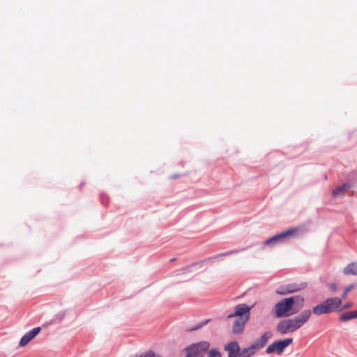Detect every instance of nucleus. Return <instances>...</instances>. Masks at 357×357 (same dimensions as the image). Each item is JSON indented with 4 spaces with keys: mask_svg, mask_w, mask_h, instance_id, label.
Returning <instances> with one entry per match:
<instances>
[{
    "mask_svg": "<svg viewBox=\"0 0 357 357\" xmlns=\"http://www.w3.org/2000/svg\"><path fill=\"white\" fill-rule=\"evenodd\" d=\"M301 288L296 287L295 285L290 284L287 286H282L276 290V293L280 295H286L300 291Z\"/></svg>",
    "mask_w": 357,
    "mask_h": 357,
    "instance_id": "f8f14e48",
    "label": "nucleus"
},
{
    "mask_svg": "<svg viewBox=\"0 0 357 357\" xmlns=\"http://www.w3.org/2000/svg\"><path fill=\"white\" fill-rule=\"evenodd\" d=\"M251 308L246 304H239L235 307L234 312L227 316L228 319L237 317L232 326V332L234 334L238 335L243 332L245 324L250 319Z\"/></svg>",
    "mask_w": 357,
    "mask_h": 357,
    "instance_id": "f257e3e1",
    "label": "nucleus"
},
{
    "mask_svg": "<svg viewBox=\"0 0 357 357\" xmlns=\"http://www.w3.org/2000/svg\"><path fill=\"white\" fill-rule=\"evenodd\" d=\"M328 287L333 292L336 291V290H337V286L335 284L331 283V284H328Z\"/></svg>",
    "mask_w": 357,
    "mask_h": 357,
    "instance_id": "aec40b11",
    "label": "nucleus"
},
{
    "mask_svg": "<svg viewBox=\"0 0 357 357\" xmlns=\"http://www.w3.org/2000/svg\"><path fill=\"white\" fill-rule=\"evenodd\" d=\"M224 349L228 354V357H239L241 347L238 342L231 341L224 346Z\"/></svg>",
    "mask_w": 357,
    "mask_h": 357,
    "instance_id": "1a4fd4ad",
    "label": "nucleus"
},
{
    "mask_svg": "<svg viewBox=\"0 0 357 357\" xmlns=\"http://www.w3.org/2000/svg\"><path fill=\"white\" fill-rule=\"evenodd\" d=\"M209 347L210 344L206 341L192 344L185 349L186 357H202Z\"/></svg>",
    "mask_w": 357,
    "mask_h": 357,
    "instance_id": "20e7f679",
    "label": "nucleus"
},
{
    "mask_svg": "<svg viewBox=\"0 0 357 357\" xmlns=\"http://www.w3.org/2000/svg\"><path fill=\"white\" fill-rule=\"evenodd\" d=\"M272 333L270 331H266L259 338L256 339L255 342L252 344V345L257 350H260L263 347L266 346L268 340L271 338Z\"/></svg>",
    "mask_w": 357,
    "mask_h": 357,
    "instance_id": "9d476101",
    "label": "nucleus"
},
{
    "mask_svg": "<svg viewBox=\"0 0 357 357\" xmlns=\"http://www.w3.org/2000/svg\"><path fill=\"white\" fill-rule=\"evenodd\" d=\"M333 312H341V298L338 297L328 298L312 309V312L316 315L330 314Z\"/></svg>",
    "mask_w": 357,
    "mask_h": 357,
    "instance_id": "f03ea898",
    "label": "nucleus"
},
{
    "mask_svg": "<svg viewBox=\"0 0 357 357\" xmlns=\"http://www.w3.org/2000/svg\"><path fill=\"white\" fill-rule=\"evenodd\" d=\"M350 188L349 185L347 184H343L340 186H338L335 189L333 190L332 195L333 197L339 196L342 194H343L346 190L349 189Z\"/></svg>",
    "mask_w": 357,
    "mask_h": 357,
    "instance_id": "f3484780",
    "label": "nucleus"
},
{
    "mask_svg": "<svg viewBox=\"0 0 357 357\" xmlns=\"http://www.w3.org/2000/svg\"><path fill=\"white\" fill-rule=\"evenodd\" d=\"M40 331V327H36L26 333L20 340V346L24 347L32 339H33Z\"/></svg>",
    "mask_w": 357,
    "mask_h": 357,
    "instance_id": "9b49d317",
    "label": "nucleus"
},
{
    "mask_svg": "<svg viewBox=\"0 0 357 357\" xmlns=\"http://www.w3.org/2000/svg\"><path fill=\"white\" fill-rule=\"evenodd\" d=\"M354 288V284H351L349 285L344 291L343 294H342V298L344 299L346 298L348 293L351 291Z\"/></svg>",
    "mask_w": 357,
    "mask_h": 357,
    "instance_id": "a211bd4d",
    "label": "nucleus"
},
{
    "mask_svg": "<svg viewBox=\"0 0 357 357\" xmlns=\"http://www.w3.org/2000/svg\"><path fill=\"white\" fill-rule=\"evenodd\" d=\"M344 275H357V262L348 264L342 270Z\"/></svg>",
    "mask_w": 357,
    "mask_h": 357,
    "instance_id": "ddd939ff",
    "label": "nucleus"
},
{
    "mask_svg": "<svg viewBox=\"0 0 357 357\" xmlns=\"http://www.w3.org/2000/svg\"><path fill=\"white\" fill-rule=\"evenodd\" d=\"M237 252H238V250H230L229 252H222V253L214 255L213 257H208V258L205 259V261H213V260H215V259H219L220 257H225V256H228V255H230L236 254Z\"/></svg>",
    "mask_w": 357,
    "mask_h": 357,
    "instance_id": "dca6fc26",
    "label": "nucleus"
},
{
    "mask_svg": "<svg viewBox=\"0 0 357 357\" xmlns=\"http://www.w3.org/2000/svg\"><path fill=\"white\" fill-rule=\"evenodd\" d=\"M295 297L285 298L278 302L274 306V312L278 318L291 316L298 310L293 309Z\"/></svg>",
    "mask_w": 357,
    "mask_h": 357,
    "instance_id": "7ed1b4c3",
    "label": "nucleus"
},
{
    "mask_svg": "<svg viewBox=\"0 0 357 357\" xmlns=\"http://www.w3.org/2000/svg\"><path fill=\"white\" fill-rule=\"evenodd\" d=\"M356 318H357V310L349 311V312L342 314L339 317V321H347L350 319H356Z\"/></svg>",
    "mask_w": 357,
    "mask_h": 357,
    "instance_id": "4468645a",
    "label": "nucleus"
},
{
    "mask_svg": "<svg viewBox=\"0 0 357 357\" xmlns=\"http://www.w3.org/2000/svg\"><path fill=\"white\" fill-rule=\"evenodd\" d=\"M312 316V311L310 310H303L298 315L291 318V319L294 322V326L298 330L301 328Z\"/></svg>",
    "mask_w": 357,
    "mask_h": 357,
    "instance_id": "6e6552de",
    "label": "nucleus"
},
{
    "mask_svg": "<svg viewBox=\"0 0 357 357\" xmlns=\"http://www.w3.org/2000/svg\"><path fill=\"white\" fill-rule=\"evenodd\" d=\"M257 352V350L251 344L250 347L241 349L239 357H251Z\"/></svg>",
    "mask_w": 357,
    "mask_h": 357,
    "instance_id": "2eb2a0df",
    "label": "nucleus"
},
{
    "mask_svg": "<svg viewBox=\"0 0 357 357\" xmlns=\"http://www.w3.org/2000/svg\"><path fill=\"white\" fill-rule=\"evenodd\" d=\"M276 330L282 335L297 331L291 319L280 321L277 325Z\"/></svg>",
    "mask_w": 357,
    "mask_h": 357,
    "instance_id": "0eeeda50",
    "label": "nucleus"
},
{
    "mask_svg": "<svg viewBox=\"0 0 357 357\" xmlns=\"http://www.w3.org/2000/svg\"><path fill=\"white\" fill-rule=\"evenodd\" d=\"M353 305H354V303L352 302H347V303H344V305H342V302L341 301V311L346 310V309H349V308L352 307Z\"/></svg>",
    "mask_w": 357,
    "mask_h": 357,
    "instance_id": "6ab92c4d",
    "label": "nucleus"
},
{
    "mask_svg": "<svg viewBox=\"0 0 357 357\" xmlns=\"http://www.w3.org/2000/svg\"><path fill=\"white\" fill-rule=\"evenodd\" d=\"M298 231V228L293 227L290 228L282 233H280L277 235H275L270 238L267 239L264 242V245L266 246H269L273 244H275L278 242L282 241V240L289 238L295 235Z\"/></svg>",
    "mask_w": 357,
    "mask_h": 357,
    "instance_id": "423d86ee",
    "label": "nucleus"
},
{
    "mask_svg": "<svg viewBox=\"0 0 357 357\" xmlns=\"http://www.w3.org/2000/svg\"><path fill=\"white\" fill-rule=\"evenodd\" d=\"M292 342V338H286L282 340L275 341L266 347V352L268 354L272 353L281 354L283 353L284 349L289 346Z\"/></svg>",
    "mask_w": 357,
    "mask_h": 357,
    "instance_id": "39448f33",
    "label": "nucleus"
}]
</instances>
